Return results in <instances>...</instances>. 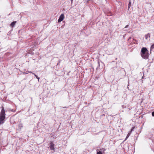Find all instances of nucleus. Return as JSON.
<instances>
[{"label":"nucleus","instance_id":"15","mask_svg":"<svg viewBox=\"0 0 154 154\" xmlns=\"http://www.w3.org/2000/svg\"><path fill=\"white\" fill-rule=\"evenodd\" d=\"M134 128V127H133V128L131 129V131H133V129Z\"/></svg>","mask_w":154,"mask_h":154},{"label":"nucleus","instance_id":"9","mask_svg":"<svg viewBox=\"0 0 154 154\" xmlns=\"http://www.w3.org/2000/svg\"><path fill=\"white\" fill-rule=\"evenodd\" d=\"M131 0H130V1L128 4V9H129L131 6Z\"/></svg>","mask_w":154,"mask_h":154},{"label":"nucleus","instance_id":"8","mask_svg":"<svg viewBox=\"0 0 154 154\" xmlns=\"http://www.w3.org/2000/svg\"><path fill=\"white\" fill-rule=\"evenodd\" d=\"M31 73L32 74H33L35 76L36 78L38 80H39V78L36 75H35V74L32 73V72H31Z\"/></svg>","mask_w":154,"mask_h":154},{"label":"nucleus","instance_id":"7","mask_svg":"<svg viewBox=\"0 0 154 154\" xmlns=\"http://www.w3.org/2000/svg\"><path fill=\"white\" fill-rule=\"evenodd\" d=\"M18 126H19V128L21 129V128L23 127V125H22V124H19L18 125Z\"/></svg>","mask_w":154,"mask_h":154},{"label":"nucleus","instance_id":"6","mask_svg":"<svg viewBox=\"0 0 154 154\" xmlns=\"http://www.w3.org/2000/svg\"><path fill=\"white\" fill-rule=\"evenodd\" d=\"M145 38L147 39L148 37H150V35L149 33H148L145 35Z\"/></svg>","mask_w":154,"mask_h":154},{"label":"nucleus","instance_id":"17","mask_svg":"<svg viewBox=\"0 0 154 154\" xmlns=\"http://www.w3.org/2000/svg\"><path fill=\"white\" fill-rule=\"evenodd\" d=\"M128 25H126L125 27V28H128Z\"/></svg>","mask_w":154,"mask_h":154},{"label":"nucleus","instance_id":"16","mask_svg":"<svg viewBox=\"0 0 154 154\" xmlns=\"http://www.w3.org/2000/svg\"><path fill=\"white\" fill-rule=\"evenodd\" d=\"M98 66L99 67L100 66V62H99V61H98Z\"/></svg>","mask_w":154,"mask_h":154},{"label":"nucleus","instance_id":"1","mask_svg":"<svg viewBox=\"0 0 154 154\" xmlns=\"http://www.w3.org/2000/svg\"><path fill=\"white\" fill-rule=\"evenodd\" d=\"M2 109L0 114V125L3 124L5 121V111L4 108L2 106Z\"/></svg>","mask_w":154,"mask_h":154},{"label":"nucleus","instance_id":"14","mask_svg":"<svg viewBox=\"0 0 154 154\" xmlns=\"http://www.w3.org/2000/svg\"><path fill=\"white\" fill-rule=\"evenodd\" d=\"M29 72H30V73H31V72H29V71H26V74H28V73H29Z\"/></svg>","mask_w":154,"mask_h":154},{"label":"nucleus","instance_id":"12","mask_svg":"<svg viewBox=\"0 0 154 154\" xmlns=\"http://www.w3.org/2000/svg\"><path fill=\"white\" fill-rule=\"evenodd\" d=\"M97 154H103L100 151L97 152Z\"/></svg>","mask_w":154,"mask_h":154},{"label":"nucleus","instance_id":"13","mask_svg":"<svg viewBox=\"0 0 154 154\" xmlns=\"http://www.w3.org/2000/svg\"><path fill=\"white\" fill-rule=\"evenodd\" d=\"M152 115L153 116H154V111L152 112Z\"/></svg>","mask_w":154,"mask_h":154},{"label":"nucleus","instance_id":"5","mask_svg":"<svg viewBox=\"0 0 154 154\" xmlns=\"http://www.w3.org/2000/svg\"><path fill=\"white\" fill-rule=\"evenodd\" d=\"M16 21H14L12 22L11 24V26L12 27H13L14 25H15V23H16Z\"/></svg>","mask_w":154,"mask_h":154},{"label":"nucleus","instance_id":"3","mask_svg":"<svg viewBox=\"0 0 154 154\" xmlns=\"http://www.w3.org/2000/svg\"><path fill=\"white\" fill-rule=\"evenodd\" d=\"M49 147L51 150L53 151V152H55L54 145L53 144V142H51L50 143Z\"/></svg>","mask_w":154,"mask_h":154},{"label":"nucleus","instance_id":"11","mask_svg":"<svg viewBox=\"0 0 154 154\" xmlns=\"http://www.w3.org/2000/svg\"><path fill=\"white\" fill-rule=\"evenodd\" d=\"M130 133H128V134L127 136H126V138H125V140H126L128 137L129 136H130Z\"/></svg>","mask_w":154,"mask_h":154},{"label":"nucleus","instance_id":"4","mask_svg":"<svg viewBox=\"0 0 154 154\" xmlns=\"http://www.w3.org/2000/svg\"><path fill=\"white\" fill-rule=\"evenodd\" d=\"M64 18V14H62L60 16L58 20V22L59 23L62 21Z\"/></svg>","mask_w":154,"mask_h":154},{"label":"nucleus","instance_id":"10","mask_svg":"<svg viewBox=\"0 0 154 154\" xmlns=\"http://www.w3.org/2000/svg\"><path fill=\"white\" fill-rule=\"evenodd\" d=\"M154 48V44H153L151 46V49H153Z\"/></svg>","mask_w":154,"mask_h":154},{"label":"nucleus","instance_id":"2","mask_svg":"<svg viewBox=\"0 0 154 154\" xmlns=\"http://www.w3.org/2000/svg\"><path fill=\"white\" fill-rule=\"evenodd\" d=\"M141 56L145 59H147L149 57V51L146 48H143L141 50Z\"/></svg>","mask_w":154,"mask_h":154}]
</instances>
